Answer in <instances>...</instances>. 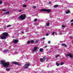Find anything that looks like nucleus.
Wrapping results in <instances>:
<instances>
[{"label": "nucleus", "mask_w": 73, "mask_h": 73, "mask_svg": "<svg viewBox=\"0 0 73 73\" xmlns=\"http://www.w3.org/2000/svg\"><path fill=\"white\" fill-rule=\"evenodd\" d=\"M1 65H3V67L7 68L9 67L10 63L9 62H4V61L2 60L1 61Z\"/></svg>", "instance_id": "obj_1"}, {"label": "nucleus", "mask_w": 73, "mask_h": 73, "mask_svg": "<svg viewBox=\"0 0 73 73\" xmlns=\"http://www.w3.org/2000/svg\"><path fill=\"white\" fill-rule=\"evenodd\" d=\"M2 36H1V40H4L5 39L6 37L8 36V34L7 33H4L2 34Z\"/></svg>", "instance_id": "obj_2"}, {"label": "nucleus", "mask_w": 73, "mask_h": 73, "mask_svg": "<svg viewBox=\"0 0 73 73\" xmlns=\"http://www.w3.org/2000/svg\"><path fill=\"white\" fill-rule=\"evenodd\" d=\"M19 17L20 20H23L25 19L26 17L25 14H23V15H21Z\"/></svg>", "instance_id": "obj_3"}, {"label": "nucleus", "mask_w": 73, "mask_h": 73, "mask_svg": "<svg viewBox=\"0 0 73 73\" xmlns=\"http://www.w3.org/2000/svg\"><path fill=\"white\" fill-rule=\"evenodd\" d=\"M51 10L50 9H42L40 10V11H41V12H42V11H44L45 12H48V13L51 12Z\"/></svg>", "instance_id": "obj_4"}, {"label": "nucleus", "mask_w": 73, "mask_h": 73, "mask_svg": "<svg viewBox=\"0 0 73 73\" xmlns=\"http://www.w3.org/2000/svg\"><path fill=\"white\" fill-rule=\"evenodd\" d=\"M29 64H25L23 68L24 69H27L29 66Z\"/></svg>", "instance_id": "obj_5"}, {"label": "nucleus", "mask_w": 73, "mask_h": 73, "mask_svg": "<svg viewBox=\"0 0 73 73\" xmlns=\"http://www.w3.org/2000/svg\"><path fill=\"white\" fill-rule=\"evenodd\" d=\"M66 56H69V57H70V58H73V55L72 54H67Z\"/></svg>", "instance_id": "obj_6"}, {"label": "nucleus", "mask_w": 73, "mask_h": 73, "mask_svg": "<svg viewBox=\"0 0 73 73\" xmlns=\"http://www.w3.org/2000/svg\"><path fill=\"white\" fill-rule=\"evenodd\" d=\"M12 63L13 64H15V65H20V64L16 62H12Z\"/></svg>", "instance_id": "obj_7"}, {"label": "nucleus", "mask_w": 73, "mask_h": 73, "mask_svg": "<svg viewBox=\"0 0 73 73\" xmlns=\"http://www.w3.org/2000/svg\"><path fill=\"white\" fill-rule=\"evenodd\" d=\"M13 42L14 44H16L17 42H19V40L17 39H15L13 40Z\"/></svg>", "instance_id": "obj_8"}, {"label": "nucleus", "mask_w": 73, "mask_h": 73, "mask_svg": "<svg viewBox=\"0 0 73 73\" xmlns=\"http://www.w3.org/2000/svg\"><path fill=\"white\" fill-rule=\"evenodd\" d=\"M37 49V47H35L34 48V50L32 51V52H35V51H36V50Z\"/></svg>", "instance_id": "obj_9"}, {"label": "nucleus", "mask_w": 73, "mask_h": 73, "mask_svg": "<svg viewBox=\"0 0 73 73\" xmlns=\"http://www.w3.org/2000/svg\"><path fill=\"white\" fill-rule=\"evenodd\" d=\"M9 11H7L6 12L4 13H3V15H6L7 14H9Z\"/></svg>", "instance_id": "obj_10"}, {"label": "nucleus", "mask_w": 73, "mask_h": 73, "mask_svg": "<svg viewBox=\"0 0 73 73\" xmlns=\"http://www.w3.org/2000/svg\"><path fill=\"white\" fill-rule=\"evenodd\" d=\"M39 51L40 52H42L44 51V50H43V48H40L39 49Z\"/></svg>", "instance_id": "obj_11"}, {"label": "nucleus", "mask_w": 73, "mask_h": 73, "mask_svg": "<svg viewBox=\"0 0 73 73\" xmlns=\"http://www.w3.org/2000/svg\"><path fill=\"white\" fill-rule=\"evenodd\" d=\"M46 25L47 26V27H49V25H50V23H49V22H48V23H47L46 24Z\"/></svg>", "instance_id": "obj_12"}, {"label": "nucleus", "mask_w": 73, "mask_h": 73, "mask_svg": "<svg viewBox=\"0 0 73 73\" xmlns=\"http://www.w3.org/2000/svg\"><path fill=\"white\" fill-rule=\"evenodd\" d=\"M62 46H64L65 47H66V45L65 44L62 43Z\"/></svg>", "instance_id": "obj_13"}, {"label": "nucleus", "mask_w": 73, "mask_h": 73, "mask_svg": "<svg viewBox=\"0 0 73 73\" xmlns=\"http://www.w3.org/2000/svg\"><path fill=\"white\" fill-rule=\"evenodd\" d=\"M23 7H24L25 8H26L27 7V5H22Z\"/></svg>", "instance_id": "obj_14"}, {"label": "nucleus", "mask_w": 73, "mask_h": 73, "mask_svg": "<svg viewBox=\"0 0 73 73\" xmlns=\"http://www.w3.org/2000/svg\"><path fill=\"white\" fill-rule=\"evenodd\" d=\"M11 69H8V68H7L6 69V71H7V72H9V70H11Z\"/></svg>", "instance_id": "obj_15"}, {"label": "nucleus", "mask_w": 73, "mask_h": 73, "mask_svg": "<svg viewBox=\"0 0 73 73\" xmlns=\"http://www.w3.org/2000/svg\"><path fill=\"white\" fill-rule=\"evenodd\" d=\"M8 51V49H6L4 51V52H5V53H7V52Z\"/></svg>", "instance_id": "obj_16"}, {"label": "nucleus", "mask_w": 73, "mask_h": 73, "mask_svg": "<svg viewBox=\"0 0 73 73\" xmlns=\"http://www.w3.org/2000/svg\"><path fill=\"white\" fill-rule=\"evenodd\" d=\"M58 7V5H55L54 6V8H57V7Z\"/></svg>", "instance_id": "obj_17"}, {"label": "nucleus", "mask_w": 73, "mask_h": 73, "mask_svg": "<svg viewBox=\"0 0 73 73\" xmlns=\"http://www.w3.org/2000/svg\"><path fill=\"white\" fill-rule=\"evenodd\" d=\"M70 12V10H68L66 12V14H68V13H69Z\"/></svg>", "instance_id": "obj_18"}, {"label": "nucleus", "mask_w": 73, "mask_h": 73, "mask_svg": "<svg viewBox=\"0 0 73 73\" xmlns=\"http://www.w3.org/2000/svg\"><path fill=\"white\" fill-rule=\"evenodd\" d=\"M56 64L57 66H58L59 65H60V64H59L57 63V62H56Z\"/></svg>", "instance_id": "obj_19"}, {"label": "nucleus", "mask_w": 73, "mask_h": 73, "mask_svg": "<svg viewBox=\"0 0 73 73\" xmlns=\"http://www.w3.org/2000/svg\"><path fill=\"white\" fill-rule=\"evenodd\" d=\"M64 63L63 62H61L60 63V65H64Z\"/></svg>", "instance_id": "obj_20"}, {"label": "nucleus", "mask_w": 73, "mask_h": 73, "mask_svg": "<svg viewBox=\"0 0 73 73\" xmlns=\"http://www.w3.org/2000/svg\"><path fill=\"white\" fill-rule=\"evenodd\" d=\"M43 60V59H42V58H41L40 59V62H42Z\"/></svg>", "instance_id": "obj_21"}, {"label": "nucleus", "mask_w": 73, "mask_h": 73, "mask_svg": "<svg viewBox=\"0 0 73 73\" xmlns=\"http://www.w3.org/2000/svg\"><path fill=\"white\" fill-rule=\"evenodd\" d=\"M11 27V25H8L7 26V28H9V27Z\"/></svg>", "instance_id": "obj_22"}, {"label": "nucleus", "mask_w": 73, "mask_h": 73, "mask_svg": "<svg viewBox=\"0 0 73 73\" xmlns=\"http://www.w3.org/2000/svg\"><path fill=\"white\" fill-rule=\"evenodd\" d=\"M31 43H33L34 42V40H32L31 42H30Z\"/></svg>", "instance_id": "obj_23"}, {"label": "nucleus", "mask_w": 73, "mask_h": 73, "mask_svg": "<svg viewBox=\"0 0 73 73\" xmlns=\"http://www.w3.org/2000/svg\"><path fill=\"white\" fill-rule=\"evenodd\" d=\"M43 60H45L46 59V57H44L43 58Z\"/></svg>", "instance_id": "obj_24"}, {"label": "nucleus", "mask_w": 73, "mask_h": 73, "mask_svg": "<svg viewBox=\"0 0 73 73\" xmlns=\"http://www.w3.org/2000/svg\"><path fill=\"white\" fill-rule=\"evenodd\" d=\"M59 56H60V54H58L56 56V58H57L58 57H59Z\"/></svg>", "instance_id": "obj_25"}, {"label": "nucleus", "mask_w": 73, "mask_h": 73, "mask_svg": "<svg viewBox=\"0 0 73 73\" xmlns=\"http://www.w3.org/2000/svg\"><path fill=\"white\" fill-rule=\"evenodd\" d=\"M62 28H65V26L64 25H62Z\"/></svg>", "instance_id": "obj_26"}, {"label": "nucleus", "mask_w": 73, "mask_h": 73, "mask_svg": "<svg viewBox=\"0 0 73 73\" xmlns=\"http://www.w3.org/2000/svg\"><path fill=\"white\" fill-rule=\"evenodd\" d=\"M27 43L28 44H29L30 43V41H29V40L27 42Z\"/></svg>", "instance_id": "obj_27"}, {"label": "nucleus", "mask_w": 73, "mask_h": 73, "mask_svg": "<svg viewBox=\"0 0 73 73\" xmlns=\"http://www.w3.org/2000/svg\"><path fill=\"white\" fill-rule=\"evenodd\" d=\"M37 20V19H34V21H36Z\"/></svg>", "instance_id": "obj_28"}, {"label": "nucleus", "mask_w": 73, "mask_h": 73, "mask_svg": "<svg viewBox=\"0 0 73 73\" xmlns=\"http://www.w3.org/2000/svg\"><path fill=\"white\" fill-rule=\"evenodd\" d=\"M3 3V1H0V5L1 4Z\"/></svg>", "instance_id": "obj_29"}, {"label": "nucleus", "mask_w": 73, "mask_h": 73, "mask_svg": "<svg viewBox=\"0 0 73 73\" xmlns=\"http://www.w3.org/2000/svg\"><path fill=\"white\" fill-rule=\"evenodd\" d=\"M46 36H49V34H48V33H47V34H46Z\"/></svg>", "instance_id": "obj_30"}, {"label": "nucleus", "mask_w": 73, "mask_h": 73, "mask_svg": "<svg viewBox=\"0 0 73 73\" xmlns=\"http://www.w3.org/2000/svg\"><path fill=\"white\" fill-rule=\"evenodd\" d=\"M33 8H36V7L35 6H33Z\"/></svg>", "instance_id": "obj_31"}, {"label": "nucleus", "mask_w": 73, "mask_h": 73, "mask_svg": "<svg viewBox=\"0 0 73 73\" xmlns=\"http://www.w3.org/2000/svg\"><path fill=\"white\" fill-rule=\"evenodd\" d=\"M29 29H27V30H26L25 31H26V32H29V31H27V30H28Z\"/></svg>", "instance_id": "obj_32"}, {"label": "nucleus", "mask_w": 73, "mask_h": 73, "mask_svg": "<svg viewBox=\"0 0 73 73\" xmlns=\"http://www.w3.org/2000/svg\"><path fill=\"white\" fill-rule=\"evenodd\" d=\"M2 10L3 11H6L7 10L5 9H2Z\"/></svg>", "instance_id": "obj_33"}, {"label": "nucleus", "mask_w": 73, "mask_h": 73, "mask_svg": "<svg viewBox=\"0 0 73 73\" xmlns=\"http://www.w3.org/2000/svg\"><path fill=\"white\" fill-rule=\"evenodd\" d=\"M36 42H38V40H36Z\"/></svg>", "instance_id": "obj_34"}, {"label": "nucleus", "mask_w": 73, "mask_h": 73, "mask_svg": "<svg viewBox=\"0 0 73 73\" xmlns=\"http://www.w3.org/2000/svg\"><path fill=\"white\" fill-rule=\"evenodd\" d=\"M71 23H72V22H73V19H72V20H71Z\"/></svg>", "instance_id": "obj_35"}, {"label": "nucleus", "mask_w": 73, "mask_h": 73, "mask_svg": "<svg viewBox=\"0 0 73 73\" xmlns=\"http://www.w3.org/2000/svg\"><path fill=\"white\" fill-rule=\"evenodd\" d=\"M42 39V40H45V37L43 38Z\"/></svg>", "instance_id": "obj_36"}, {"label": "nucleus", "mask_w": 73, "mask_h": 73, "mask_svg": "<svg viewBox=\"0 0 73 73\" xmlns=\"http://www.w3.org/2000/svg\"><path fill=\"white\" fill-rule=\"evenodd\" d=\"M52 35H54V32H52Z\"/></svg>", "instance_id": "obj_37"}, {"label": "nucleus", "mask_w": 73, "mask_h": 73, "mask_svg": "<svg viewBox=\"0 0 73 73\" xmlns=\"http://www.w3.org/2000/svg\"><path fill=\"white\" fill-rule=\"evenodd\" d=\"M21 11H22V10H20L19 11V12H21Z\"/></svg>", "instance_id": "obj_38"}, {"label": "nucleus", "mask_w": 73, "mask_h": 73, "mask_svg": "<svg viewBox=\"0 0 73 73\" xmlns=\"http://www.w3.org/2000/svg\"><path fill=\"white\" fill-rule=\"evenodd\" d=\"M50 41H48V44H50Z\"/></svg>", "instance_id": "obj_39"}, {"label": "nucleus", "mask_w": 73, "mask_h": 73, "mask_svg": "<svg viewBox=\"0 0 73 73\" xmlns=\"http://www.w3.org/2000/svg\"><path fill=\"white\" fill-rule=\"evenodd\" d=\"M48 4H51V2H49V3H48Z\"/></svg>", "instance_id": "obj_40"}, {"label": "nucleus", "mask_w": 73, "mask_h": 73, "mask_svg": "<svg viewBox=\"0 0 73 73\" xmlns=\"http://www.w3.org/2000/svg\"><path fill=\"white\" fill-rule=\"evenodd\" d=\"M45 48H47V46H45Z\"/></svg>", "instance_id": "obj_41"}, {"label": "nucleus", "mask_w": 73, "mask_h": 73, "mask_svg": "<svg viewBox=\"0 0 73 73\" xmlns=\"http://www.w3.org/2000/svg\"><path fill=\"white\" fill-rule=\"evenodd\" d=\"M22 33H24V32H22Z\"/></svg>", "instance_id": "obj_42"}]
</instances>
